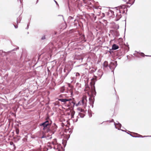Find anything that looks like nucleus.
I'll use <instances>...</instances> for the list:
<instances>
[{
  "mask_svg": "<svg viewBox=\"0 0 151 151\" xmlns=\"http://www.w3.org/2000/svg\"><path fill=\"white\" fill-rule=\"evenodd\" d=\"M58 100L63 102V104L65 106L67 107L74 106L75 104L74 100L73 99L70 98L59 99Z\"/></svg>",
  "mask_w": 151,
  "mask_h": 151,
  "instance_id": "1",
  "label": "nucleus"
},
{
  "mask_svg": "<svg viewBox=\"0 0 151 151\" xmlns=\"http://www.w3.org/2000/svg\"><path fill=\"white\" fill-rule=\"evenodd\" d=\"M51 122L50 120L49 117L47 116L46 119V121L40 124V126L43 127V129L45 130L47 129L48 130V128L49 127L50 125L51 124Z\"/></svg>",
  "mask_w": 151,
  "mask_h": 151,
  "instance_id": "2",
  "label": "nucleus"
},
{
  "mask_svg": "<svg viewBox=\"0 0 151 151\" xmlns=\"http://www.w3.org/2000/svg\"><path fill=\"white\" fill-rule=\"evenodd\" d=\"M47 145L50 149L52 148L54 149H58L60 145L58 144V143H57L56 139H55L53 141L48 142Z\"/></svg>",
  "mask_w": 151,
  "mask_h": 151,
  "instance_id": "3",
  "label": "nucleus"
},
{
  "mask_svg": "<svg viewBox=\"0 0 151 151\" xmlns=\"http://www.w3.org/2000/svg\"><path fill=\"white\" fill-rule=\"evenodd\" d=\"M86 98V96L85 95H83L82 98L81 100L79 101L78 103L76 104V106H78L79 105H82L83 106H85L86 105L87 102Z\"/></svg>",
  "mask_w": 151,
  "mask_h": 151,
  "instance_id": "4",
  "label": "nucleus"
},
{
  "mask_svg": "<svg viewBox=\"0 0 151 151\" xmlns=\"http://www.w3.org/2000/svg\"><path fill=\"white\" fill-rule=\"evenodd\" d=\"M121 11L120 9H116L115 10V13L114 14V12L113 11L111 12V13L113 12V14L114 16L116 15V17L117 18L116 20H119L122 17L121 15Z\"/></svg>",
  "mask_w": 151,
  "mask_h": 151,
  "instance_id": "5",
  "label": "nucleus"
},
{
  "mask_svg": "<svg viewBox=\"0 0 151 151\" xmlns=\"http://www.w3.org/2000/svg\"><path fill=\"white\" fill-rule=\"evenodd\" d=\"M94 84L95 83L93 81H91V91L92 93H93L94 92H95Z\"/></svg>",
  "mask_w": 151,
  "mask_h": 151,
  "instance_id": "6",
  "label": "nucleus"
},
{
  "mask_svg": "<svg viewBox=\"0 0 151 151\" xmlns=\"http://www.w3.org/2000/svg\"><path fill=\"white\" fill-rule=\"evenodd\" d=\"M69 87L70 88V89L68 90L69 91L70 93V94L72 95L73 93V86H71L70 84H68Z\"/></svg>",
  "mask_w": 151,
  "mask_h": 151,
  "instance_id": "7",
  "label": "nucleus"
},
{
  "mask_svg": "<svg viewBox=\"0 0 151 151\" xmlns=\"http://www.w3.org/2000/svg\"><path fill=\"white\" fill-rule=\"evenodd\" d=\"M57 127L55 125H54V126H52V127L51 129V130L52 132L53 133L56 131L57 129Z\"/></svg>",
  "mask_w": 151,
  "mask_h": 151,
  "instance_id": "8",
  "label": "nucleus"
},
{
  "mask_svg": "<svg viewBox=\"0 0 151 151\" xmlns=\"http://www.w3.org/2000/svg\"><path fill=\"white\" fill-rule=\"evenodd\" d=\"M135 0H129L128 1L126 2V4H129L130 5L132 4L134 2Z\"/></svg>",
  "mask_w": 151,
  "mask_h": 151,
  "instance_id": "9",
  "label": "nucleus"
},
{
  "mask_svg": "<svg viewBox=\"0 0 151 151\" xmlns=\"http://www.w3.org/2000/svg\"><path fill=\"white\" fill-rule=\"evenodd\" d=\"M119 46L115 44L113 45L112 46V49L113 50H116L119 48Z\"/></svg>",
  "mask_w": 151,
  "mask_h": 151,
  "instance_id": "10",
  "label": "nucleus"
},
{
  "mask_svg": "<svg viewBox=\"0 0 151 151\" xmlns=\"http://www.w3.org/2000/svg\"><path fill=\"white\" fill-rule=\"evenodd\" d=\"M65 90V87L64 86H63L60 88V91L61 92H63Z\"/></svg>",
  "mask_w": 151,
  "mask_h": 151,
  "instance_id": "11",
  "label": "nucleus"
},
{
  "mask_svg": "<svg viewBox=\"0 0 151 151\" xmlns=\"http://www.w3.org/2000/svg\"><path fill=\"white\" fill-rule=\"evenodd\" d=\"M127 6L126 5H122V6H121L119 7V9L120 10V9H124L125 8H126L127 7Z\"/></svg>",
  "mask_w": 151,
  "mask_h": 151,
  "instance_id": "12",
  "label": "nucleus"
},
{
  "mask_svg": "<svg viewBox=\"0 0 151 151\" xmlns=\"http://www.w3.org/2000/svg\"><path fill=\"white\" fill-rule=\"evenodd\" d=\"M90 89V88L88 86V85H85V88L84 90L85 91H87L89 90Z\"/></svg>",
  "mask_w": 151,
  "mask_h": 151,
  "instance_id": "13",
  "label": "nucleus"
},
{
  "mask_svg": "<svg viewBox=\"0 0 151 151\" xmlns=\"http://www.w3.org/2000/svg\"><path fill=\"white\" fill-rule=\"evenodd\" d=\"M71 115V118H73L74 117V116L75 113V112L74 111H70Z\"/></svg>",
  "mask_w": 151,
  "mask_h": 151,
  "instance_id": "14",
  "label": "nucleus"
},
{
  "mask_svg": "<svg viewBox=\"0 0 151 151\" xmlns=\"http://www.w3.org/2000/svg\"><path fill=\"white\" fill-rule=\"evenodd\" d=\"M104 66L105 67H107L108 65V63L107 61H105L104 63Z\"/></svg>",
  "mask_w": 151,
  "mask_h": 151,
  "instance_id": "15",
  "label": "nucleus"
},
{
  "mask_svg": "<svg viewBox=\"0 0 151 151\" xmlns=\"http://www.w3.org/2000/svg\"><path fill=\"white\" fill-rule=\"evenodd\" d=\"M114 96L116 99V101H117L119 99V98L118 96L116 95V94L115 93V94L114 95Z\"/></svg>",
  "mask_w": 151,
  "mask_h": 151,
  "instance_id": "16",
  "label": "nucleus"
},
{
  "mask_svg": "<svg viewBox=\"0 0 151 151\" xmlns=\"http://www.w3.org/2000/svg\"><path fill=\"white\" fill-rule=\"evenodd\" d=\"M65 24L64 23H63L61 24L60 25L61 27H60V29H64L66 27L65 26V25L64 26V27H63V26Z\"/></svg>",
  "mask_w": 151,
  "mask_h": 151,
  "instance_id": "17",
  "label": "nucleus"
},
{
  "mask_svg": "<svg viewBox=\"0 0 151 151\" xmlns=\"http://www.w3.org/2000/svg\"><path fill=\"white\" fill-rule=\"evenodd\" d=\"M16 132L17 134H19V130L18 128H16Z\"/></svg>",
  "mask_w": 151,
  "mask_h": 151,
  "instance_id": "18",
  "label": "nucleus"
},
{
  "mask_svg": "<svg viewBox=\"0 0 151 151\" xmlns=\"http://www.w3.org/2000/svg\"><path fill=\"white\" fill-rule=\"evenodd\" d=\"M79 115L81 117H83L84 116V114L82 113H80Z\"/></svg>",
  "mask_w": 151,
  "mask_h": 151,
  "instance_id": "19",
  "label": "nucleus"
},
{
  "mask_svg": "<svg viewBox=\"0 0 151 151\" xmlns=\"http://www.w3.org/2000/svg\"><path fill=\"white\" fill-rule=\"evenodd\" d=\"M76 76H80V74L78 73H77L76 74Z\"/></svg>",
  "mask_w": 151,
  "mask_h": 151,
  "instance_id": "20",
  "label": "nucleus"
},
{
  "mask_svg": "<svg viewBox=\"0 0 151 151\" xmlns=\"http://www.w3.org/2000/svg\"><path fill=\"white\" fill-rule=\"evenodd\" d=\"M45 39V35L43 36L41 38L42 40H44Z\"/></svg>",
  "mask_w": 151,
  "mask_h": 151,
  "instance_id": "21",
  "label": "nucleus"
},
{
  "mask_svg": "<svg viewBox=\"0 0 151 151\" xmlns=\"http://www.w3.org/2000/svg\"><path fill=\"white\" fill-rule=\"evenodd\" d=\"M14 27L16 28H18V26L17 25H14Z\"/></svg>",
  "mask_w": 151,
  "mask_h": 151,
  "instance_id": "22",
  "label": "nucleus"
},
{
  "mask_svg": "<svg viewBox=\"0 0 151 151\" xmlns=\"http://www.w3.org/2000/svg\"><path fill=\"white\" fill-rule=\"evenodd\" d=\"M54 1H55V2L56 4H58H58L57 2L55 0H54Z\"/></svg>",
  "mask_w": 151,
  "mask_h": 151,
  "instance_id": "23",
  "label": "nucleus"
},
{
  "mask_svg": "<svg viewBox=\"0 0 151 151\" xmlns=\"http://www.w3.org/2000/svg\"><path fill=\"white\" fill-rule=\"evenodd\" d=\"M84 111V110L81 109V112H83Z\"/></svg>",
  "mask_w": 151,
  "mask_h": 151,
  "instance_id": "24",
  "label": "nucleus"
},
{
  "mask_svg": "<svg viewBox=\"0 0 151 151\" xmlns=\"http://www.w3.org/2000/svg\"><path fill=\"white\" fill-rule=\"evenodd\" d=\"M123 0L124 1L126 2V1H127V0Z\"/></svg>",
  "mask_w": 151,
  "mask_h": 151,
  "instance_id": "25",
  "label": "nucleus"
},
{
  "mask_svg": "<svg viewBox=\"0 0 151 151\" xmlns=\"http://www.w3.org/2000/svg\"><path fill=\"white\" fill-rule=\"evenodd\" d=\"M11 143H13V142H10V144H11Z\"/></svg>",
  "mask_w": 151,
  "mask_h": 151,
  "instance_id": "26",
  "label": "nucleus"
},
{
  "mask_svg": "<svg viewBox=\"0 0 151 151\" xmlns=\"http://www.w3.org/2000/svg\"><path fill=\"white\" fill-rule=\"evenodd\" d=\"M124 13V11L123 13Z\"/></svg>",
  "mask_w": 151,
  "mask_h": 151,
  "instance_id": "27",
  "label": "nucleus"
}]
</instances>
